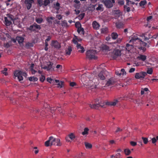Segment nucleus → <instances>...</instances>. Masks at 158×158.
I'll return each mask as SVG.
<instances>
[{
    "label": "nucleus",
    "mask_w": 158,
    "mask_h": 158,
    "mask_svg": "<svg viewBox=\"0 0 158 158\" xmlns=\"http://www.w3.org/2000/svg\"><path fill=\"white\" fill-rule=\"evenodd\" d=\"M7 70V69L6 68H4V70L2 71V73L4 74L5 76H7L8 75V73L6 72Z\"/></svg>",
    "instance_id": "obj_47"
},
{
    "label": "nucleus",
    "mask_w": 158,
    "mask_h": 158,
    "mask_svg": "<svg viewBox=\"0 0 158 158\" xmlns=\"http://www.w3.org/2000/svg\"><path fill=\"white\" fill-rule=\"evenodd\" d=\"M7 17H6L8 19L10 20L11 21H13V22L15 20L14 16L10 14H7L6 15Z\"/></svg>",
    "instance_id": "obj_24"
},
{
    "label": "nucleus",
    "mask_w": 158,
    "mask_h": 158,
    "mask_svg": "<svg viewBox=\"0 0 158 158\" xmlns=\"http://www.w3.org/2000/svg\"><path fill=\"white\" fill-rule=\"evenodd\" d=\"M54 6L55 8L57 10H59L60 9V4L58 2H57L56 4H54Z\"/></svg>",
    "instance_id": "obj_36"
},
{
    "label": "nucleus",
    "mask_w": 158,
    "mask_h": 158,
    "mask_svg": "<svg viewBox=\"0 0 158 158\" xmlns=\"http://www.w3.org/2000/svg\"><path fill=\"white\" fill-rule=\"evenodd\" d=\"M135 68H131L129 70V72L130 73H133L135 70Z\"/></svg>",
    "instance_id": "obj_63"
},
{
    "label": "nucleus",
    "mask_w": 158,
    "mask_h": 158,
    "mask_svg": "<svg viewBox=\"0 0 158 158\" xmlns=\"http://www.w3.org/2000/svg\"><path fill=\"white\" fill-rule=\"evenodd\" d=\"M146 74V73L144 72H141L139 73H136L135 74V77L137 79L143 78Z\"/></svg>",
    "instance_id": "obj_9"
},
{
    "label": "nucleus",
    "mask_w": 158,
    "mask_h": 158,
    "mask_svg": "<svg viewBox=\"0 0 158 158\" xmlns=\"http://www.w3.org/2000/svg\"><path fill=\"white\" fill-rule=\"evenodd\" d=\"M33 46V44L31 42H27L25 45L27 48H28L30 47H32Z\"/></svg>",
    "instance_id": "obj_29"
},
{
    "label": "nucleus",
    "mask_w": 158,
    "mask_h": 158,
    "mask_svg": "<svg viewBox=\"0 0 158 158\" xmlns=\"http://www.w3.org/2000/svg\"><path fill=\"white\" fill-rule=\"evenodd\" d=\"M52 45L53 46L56 48L59 49L61 47L60 44L56 40L52 41Z\"/></svg>",
    "instance_id": "obj_14"
},
{
    "label": "nucleus",
    "mask_w": 158,
    "mask_h": 158,
    "mask_svg": "<svg viewBox=\"0 0 158 158\" xmlns=\"http://www.w3.org/2000/svg\"><path fill=\"white\" fill-rule=\"evenodd\" d=\"M53 63L51 61H48L44 62L41 65V68L46 70L47 71L54 70L52 65Z\"/></svg>",
    "instance_id": "obj_1"
},
{
    "label": "nucleus",
    "mask_w": 158,
    "mask_h": 158,
    "mask_svg": "<svg viewBox=\"0 0 158 158\" xmlns=\"http://www.w3.org/2000/svg\"><path fill=\"white\" fill-rule=\"evenodd\" d=\"M138 48L141 50H142L143 52H144L146 50V48L142 46L138 47Z\"/></svg>",
    "instance_id": "obj_53"
},
{
    "label": "nucleus",
    "mask_w": 158,
    "mask_h": 158,
    "mask_svg": "<svg viewBox=\"0 0 158 158\" xmlns=\"http://www.w3.org/2000/svg\"><path fill=\"white\" fill-rule=\"evenodd\" d=\"M76 138V136L73 133H71L68 135L66 137L65 139L66 141L68 142H70V141L69 140V139L72 140H73Z\"/></svg>",
    "instance_id": "obj_12"
},
{
    "label": "nucleus",
    "mask_w": 158,
    "mask_h": 158,
    "mask_svg": "<svg viewBox=\"0 0 158 158\" xmlns=\"http://www.w3.org/2000/svg\"><path fill=\"white\" fill-rule=\"evenodd\" d=\"M89 131V129L88 128L85 127L84 129V131L82 133V134L83 135H87L88 133V131Z\"/></svg>",
    "instance_id": "obj_31"
},
{
    "label": "nucleus",
    "mask_w": 158,
    "mask_h": 158,
    "mask_svg": "<svg viewBox=\"0 0 158 158\" xmlns=\"http://www.w3.org/2000/svg\"><path fill=\"white\" fill-rule=\"evenodd\" d=\"M122 38H118L116 42H115L114 43H120L122 41Z\"/></svg>",
    "instance_id": "obj_58"
},
{
    "label": "nucleus",
    "mask_w": 158,
    "mask_h": 158,
    "mask_svg": "<svg viewBox=\"0 0 158 158\" xmlns=\"http://www.w3.org/2000/svg\"><path fill=\"white\" fill-rule=\"evenodd\" d=\"M135 46H136L135 45H134L132 43H129L126 44V49L127 50L129 51L133 49Z\"/></svg>",
    "instance_id": "obj_13"
},
{
    "label": "nucleus",
    "mask_w": 158,
    "mask_h": 158,
    "mask_svg": "<svg viewBox=\"0 0 158 158\" xmlns=\"http://www.w3.org/2000/svg\"><path fill=\"white\" fill-rule=\"evenodd\" d=\"M133 102L139 105H140L143 104V101L141 98L140 99L139 98H138L135 99L133 100Z\"/></svg>",
    "instance_id": "obj_19"
},
{
    "label": "nucleus",
    "mask_w": 158,
    "mask_h": 158,
    "mask_svg": "<svg viewBox=\"0 0 158 158\" xmlns=\"http://www.w3.org/2000/svg\"><path fill=\"white\" fill-rule=\"evenodd\" d=\"M72 48L71 46H69L68 48L65 51V54L66 55H70L72 51Z\"/></svg>",
    "instance_id": "obj_26"
},
{
    "label": "nucleus",
    "mask_w": 158,
    "mask_h": 158,
    "mask_svg": "<svg viewBox=\"0 0 158 158\" xmlns=\"http://www.w3.org/2000/svg\"><path fill=\"white\" fill-rule=\"evenodd\" d=\"M102 49L103 50L106 51H110V48L107 45L105 44H104L102 46Z\"/></svg>",
    "instance_id": "obj_33"
},
{
    "label": "nucleus",
    "mask_w": 158,
    "mask_h": 158,
    "mask_svg": "<svg viewBox=\"0 0 158 158\" xmlns=\"http://www.w3.org/2000/svg\"><path fill=\"white\" fill-rule=\"evenodd\" d=\"M103 5L102 4H99L98 6L96 8V10H100L101 11H102L103 10L102 8Z\"/></svg>",
    "instance_id": "obj_38"
},
{
    "label": "nucleus",
    "mask_w": 158,
    "mask_h": 158,
    "mask_svg": "<svg viewBox=\"0 0 158 158\" xmlns=\"http://www.w3.org/2000/svg\"><path fill=\"white\" fill-rule=\"evenodd\" d=\"M20 73H21V71L19 70L16 71L14 73V76L15 77H17L19 81L23 80V79L22 76L21 74H20Z\"/></svg>",
    "instance_id": "obj_11"
},
{
    "label": "nucleus",
    "mask_w": 158,
    "mask_h": 158,
    "mask_svg": "<svg viewBox=\"0 0 158 158\" xmlns=\"http://www.w3.org/2000/svg\"><path fill=\"white\" fill-rule=\"evenodd\" d=\"M111 36L113 40H115L118 38V35L116 33L113 32L111 33Z\"/></svg>",
    "instance_id": "obj_27"
},
{
    "label": "nucleus",
    "mask_w": 158,
    "mask_h": 158,
    "mask_svg": "<svg viewBox=\"0 0 158 158\" xmlns=\"http://www.w3.org/2000/svg\"><path fill=\"white\" fill-rule=\"evenodd\" d=\"M153 72V70L152 69L150 68L148 69L147 72V73L149 74H152Z\"/></svg>",
    "instance_id": "obj_52"
},
{
    "label": "nucleus",
    "mask_w": 158,
    "mask_h": 158,
    "mask_svg": "<svg viewBox=\"0 0 158 158\" xmlns=\"http://www.w3.org/2000/svg\"><path fill=\"white\" fill-rule=\"evenodd\" d=\"M121 98H118L114 100L113 102H110V106H115L116 104L122 99Z\"/></svg>",
    "instance_id": "obj_22"
},
{
    "label": "nucleus",
    "mask_w": 158,
    "mask_h": 158,
    "mask_svg": "<svg viewBox=\"0 0 158 158\" xmlns=\"http://www.w3.org/2000/svg\"><path fill=\"white\" fill-rule=\"evenodd\" d=\"M25 3L27 9L28 10L30 9L31 7L32 4L34 2V0H25Z\"/></svg>",
    "instance_id": "obj_10"
},
{
    "label": "nucleus",
    "mask_w": 158,
    "mask_h": 158,
    "mask_svg": "<svg viewBox=\"0 0 158 158\" xmlns=\"http://www.w3.org/2000/svg\"><path fill=\"white\" fill-rule=\"evenodd\" d=\"M51 141V145H54L60 146L61 143H60V140L59 138L56 139L52 136L49 137Z\"/></svg>",
    "instance_id": "obj_3"
},
{
    "label": "nucleus",
    "mask_w": 158,
    "mask_h": 158,
    "mask_svg": "<svg viewBox=\"0 0 158 158\" xmlns=\"http://www.w3.org/2000/svg\"><path fill=\"white\" fill-rule=\"evenodd\" d=\"M116 26L117 28H122L124 27V24L122 22H118L116 23Z\"/></svg>",
    "instance_id": "obj_20"
},
{
    "label": "nucleus",
    "mask_w": 158,
    "mask_h": 158,
    "mask_svg": "<svg viewBox=\"0 0 158 158\" xmlns=\"http://www.w3.org/2000/svg\"><path fill=\"white\" fill-rule=\"evenodd\" d=\"M142 139L143 140V141L144 144H147L148 143V139L147 138L144 137H142Z\"/></svg>",
    "instance_id": "obj_43"
},
{
    "label": "nucleus",
    "mask_w": 158,
    "mask_h": 158,
    "mask_svg": "<svg viewBox=\"0 0 158 158\" xmlns=\"http://www.w3.org/2000/svg\"><path fill=\"white\" fill-rule=\"evenodd\" d=\"M16 40L19 44H21L23 43L24 38L23 37L21 36H17L16 37Z\"/></svg>",
    "instance_id": "obj_17"
},
{
    "label": "nucleus",
    "mask_w": 158,
    "mask_h": 158,
    "mask_svg": "<svg viewBox=\"0 0 158 158\" xmlns=\"http://www.w3.org/2000/svg\"><path fill=\"white\" fill-rule=\"evenodd\" d=\"M75 26L77 29H78L81 27V24L79 22H77L75 24Z\"/></svg>",
    "instance_id": "obj_44"
},
{
    "label": "nucleus",
    "mask_w": 158,
    "mask_h": 158,
    "mask_svg": "<svg viewBox=\"0 0 158 158\" xmlns=\"http://www.w3.org/2000/svg\"><path fill=\"white\" fill-rule=\"evenodd\" d=\"M21 73H20V74H21L22 76V77L24 76L25 77H26L27 76V74L24 72H23L22 71H21Z\"/></svg>",
    "instance_id": "obj_61"
},
{
    "label": "nucleus",
    "mask_w": 158,
    "mask_h": 158,
    "mask_svg": "<svg viewBox=\"0 0 158 158\" xmlns=\"http://www.w3.org/2000/svg\"><path fill=\"white\" fill-rule=\"evenodd\" d=\"M139 59L143 61H145L146 59V56L144 55H140L139 57Z\"/></svg>",
    "instance_id": "obj_39"
},
{
    "label": "nucleus",
    "mask_w": 158,
    "mask_h": 158,
    "mask_svg": "<svg viewBox=\"0 0 158 158\" xmlns=\"http://www.w3.org/2000/svg\"><path fill=\"white\" fill-rule=\"evenodd\" d=\"M124 152L125 154L127 156L130 155L131 153L130 150L127 148L124 149Z\"/></svg>",
    "instance_id": "obj_28"
},
{
    "label": "nucleus",
    "mask_w": 158,
    "mask_h": 158,
    "mask_svg": "<svg viewBox=\"0 0 158 158\" xmlns=\"http://www.w3.org/2000/svg\"><path fill=\"white\" fill-rule=\"evenodd\" d=\"M85 146L86 149H90L92 148V145L91 144L87 142L85 143Z\"/></svg>",
    "instance_id": "obj_30"
},
{
    "label": "nucleus",
    "mask_w": 158,
    "mask_h": 158,
    "mask_svg": "<svg viewBox=\"0 0 158 158\" xmlns=\"http://www.w3.org/2000/svg\"><path fill=\"white\" fill-rule=\"evenodd\" d=\"M50 3L49 0H44V5L45 6H47Z\"/></svg>",
    "instance_id": "obj_45"
},
{
    "label": "nucleus",
    "mask_w": 158,
    "mask_h": 158,
    "mask_svg": "<svg viewBox=\"0 0 158 158\" xmlns=\"http://www.w3.org/2000/svg\"><path fill=\"white\" fill-rule=\"evenodd\" d=\"M85 15V13H82L80 14L78 16L79 19L80 20H81L84 18Z\"/></svg>",
    "instance_id": "obj_46"
},
{
    "label": "nucleus",
    "mask_w": 158,
    "mask_h": 158,
    "mask_svg": "<svg viewBox=\"0 0 158 158\" xmlns=\"http://www.w3.org/2000/svg\"><path fill=\"white\" fill-rule=\"evenodd\" d=\"M64 82L63 81H61L60 82L57 84L58 88H62L63 87V85Z\"/></svg>",
    "instance_id": "obj_41"
},
{
    "label": "nucleus",
    "mask_w": 158,
    "mask_h": 158,
    "mask_svg": "<svg viewBox=\"0 0 158 158\" xmlns=\"http://www.w3.org/2000/svg\"><path fill=\"white\" fill-rule=\"evenodd\" d=\"M92 25L93 28L96 30L99 29L100 26L99 24L95 21H93Z\"/></svg>",
    "instance_id": "obj_18"
},
{
    "label": "nucleus",
    "mask_w": 158,
    "mask_h": 158,
    "mask_svg": "<svg viewBox=\"0 0 158 158\" xmlns=\"http://www.w3.org/2000/svg\"><path fill=\"white\" fill-rule=\"evenodd\" d=\"M4 24L6 26H9L12 24L11 21L10 20L8 19L6 17L4 18Z\"/></svg>",
    "instance_id": "obj_21"
},
{
    "label": "nucleus",
    "mask_w": 158,
    "mask_h": 158,
    "mask_svg": "<svg viewBox=\"0 0 158 158\" xmlns=\"http://www.w3.org/2000/svg\"><path fill=\"white\" fill-rule=\"evenodd\" d=\"M123 131V129L121 128L118 127L117 130L115 131L114 133L116 134L117 133H118L121 132Z\"/></svg>",
    "instance_id": "obj_51"
},
{
    "label": "nucleus",
    "mask_w": 158,
    "mask_h": 158,
    "mask_svg": "<svg viewBox=\"0 0 158 158\" xmlns=\"http://www.w3.org/2000/svg\"><path fill=\"white\" fill-rule=\"evenodd\" d=\"M28 79L30 81H37L38 78L36 77H29Z\"/></svg>",
    "instance_id": "obj_34"
},
{
    "label": "nucleus",
    "mask_w": 158,
    "mask_h": 158,
    "mask_svg": "<svg viewBox=\"0 0 158 158\" xmlns=\"http://www.w3.org/2000/svg\"><path fill=\"white\" fill-rule=\"evenodd\" d=\"M78 49V51L79 52H80L81 53H83L85 51L84 48L82 46L80 48V49Z\"/></svg>",
    "instance_id": "obj_55"
},
{
    "label": "nucleus",
    "mask_w": 158,
    "mask_h": 158,
    "mask_svg": "<svg viewBox=\"0 0 158 158\" xmlns=\"http://www.w3.org/2000/svg\"><path fill=\"white\" fill-rule=\"evenodd\" d=\"M90 106L91 108L97 109H98L99 106L103 107V105H102V104L100 103L99 104H94L92 105L90 104Z\"/></svg>",
    "instance_id": "obj_15"
},
{
    "label": "nucleus",
    "mask_w": 158,
    "mask_h": 158,
    "mask_svg": "<svg viewBox=\"0 0 158 158\" xmlns=\"http://www.w3.org/2000/svg\"><path fill=\"white\" fill-rule=\"evenodd\" d=\"M139 44L140 46H142L144 47H146L148 45V44L147 43L141 40Z\"/></svg>",
    "instance_id": "obj_42"
},
{
    "label": "nucleus",
    "mask_w": 158,
    "mask_h": 158,
    "mask_svg": "<svg viewBox=\"0 0 158 158\" xmlns=\"http://www.w3.org/2000/svg\"><path fill=\"white\" fill-rule=\"evenodd\" d=\"M157 36H158V33L154 35L152 37H149V38H153L154 39H156L157 37Z\"/></svg>",
    "instance_id": "obj_60"
},
{
    "label": "nucleus",
    "mask_w": 158,
    "mask_h": 158,
    "mask_svg": "<svg viewBox=\"0 0 158 158\" xmlns=\"http://www.w3.org/2000/svg\"><path fill=\"white\" fill-rule=\"evenodd\" d=\"M40 26L35 23H34L32 25H31L28 28L29 30L32 31H35L36 29L40 30Z\"/></svg>",
    "instance_id": "obj_8"
},
{
    "label": "nucleus",
    "mask_w": 158,
    "mask_h": 158,
    "mask_svg": "<svg viewBox=\"0 0 158 158\" xmlns=\"http://www.w3.org/2000/svg\"><path fill=\"white\" fill-rule=\"evenodd\" d=\"M45 78L44 76L42 75L40 77V80L42 82H43L45 80Z\"/></svg>",
    "instance_id": "obj_56"
},
{
    "label": "nucleus",
    "mask_w": 158,
    "mask_h": 158,
    "mask_svg": "<svg viewBox=\"0 0 158 158\" xmlns=\"http://www.w3.org/2000/svg\"><path fill=\"white\" fill-rule=\"evenodd\" d=\"M130 143L131 145L133 146H135L137 145L136 143L134 141H131Z\"/></svg>",
    "instance_id": "obj_59"
},
{
    "label": "nucleus",
    "mask_w": 158,
    "mask_h": 158,
    "mask_svg": "<svg viewBox=\"0 0 158 158\" xmlns=\"http://www.w3.org/2000/svg\"><path fill=\"white\" fill-rule=\"evenodd\" d=\"M141 40H140L137 36L134 35L132 37L131 39L129 41V43H132L134 45L136 46L135 47H137V44H140Z\"/></svg>",
    "instance_id": "obj_5"
},
{
    "label": "nucleus",
    "mask_w": 158,
    "mask_h": 158,
    "mask_svg": "<svg viewBox=\"0 0 158 158\" xmlns=\"http://www.w3.org/2000/svg\"><path fill=\"white\" fill-rule=\"evenodd\" d=\"M152 143H155L156 142V139L155 137L152 138Z\"/></svg>",
    "instance_id": "obj_64"
},
{
    "label": "nucleus",
    "mask_w": 158,
    "mask_h": 158,
    "mask_svg": "<svg viewBox=\"0 0 158 158\" xmlns=\"http://www.w3.org/2000/svg\"><path fill=\"white\" fill-rule=\"evenodd\" d=\"M45 145L46 147H48L49 146L51 145L50 138H49V139L48 140L45 142Z\"/></svg>",
    "instance_id": "obj_40"
},
{
    "label": "nucleus",
    "mask_w": 158,
    "mask_h": 158,
    "mask_svg": "<svg viewBox=\"0 0 158 158\" xmlns=\"http://www.w3.org/2000/svg\"><path fill=\"white\" fill-rule=\"evenodd\" d=\"M56 17L59 19L60 20L62 18V16L61 15H57L56 16Z\"/></svg>",
    "instance_id": "obj_62"
},
{
    "label": "nucleus",
    "mask_w": 158,
    "mask_h": 158,
    "mask_svg": "<svg viewBox=\"0 0 158 158\" xmlns=\"http://www.w3.org/2000/svg\"><path fill=\"white\" fill-rule=\"evenodd\" d=\"M54 18L52 17H48L47 18V21L50 24L52 23V20H53L54 19Z\"/></svg>",
    "instance_id": "obj_37"
},
{
    "label": "nucleus",
    "mask_w": 158,
    "mask_h": 158,
    "mask_svg": "<svg viewBox=\"0 0 158 158\" xmlns=\"http://www.w3.org/2000/svg\"><path fill=\"white\" fill-rule=\"evenodd\" d=\"M35 20L36 22L39 24L41 23L43 21V19L41 18H36Z\"/></svg>",
    "instance_id": "obj_32"
},
{
    "label": "nucleus",
    "mask_w": 158,
    "mask_h": 158,
    "mask_svg": "<svg viewBox=\"0 0 158 158\" xmlns=\"http://www.w3.org/2000/svg\"><path fill=\"white\" fill-rule=\"evenodd\" d=\"M116 82V79L115 78L113 77H111L107 81L104 87H111L114 85Z\"/></svg>",
    "instance_id": "obj_6"
},
{
    "label": "nucleus",
    "mask_w": 158,
    "mask_h": 158,
    "mask_svg": "<svg viewBox=\"0 0 158 158\" xmlns=\"http://www.w3.org/2000/svg\"><path fill=\"white\" fill-rule=\"evenodd\" d=\"M98 78L101 80H103L105 79V77L103 75V72H100L98 75Z\"/></svg>",
    "instance_id": "obj_25"
},
{
    "label": "nucleus",
    "mask_w": 158,
    "mask_h": 158,
    "mask_svg": "<svg viewBox=\"0 0 158 158\" xmlns=\"http://www.w3.org/2000/svg\"><path fill=\"white\" fill-rule=\"evenodd\" d=\"M47 81L48 82L50 83H53L52 81H54L50 77H48L47 78Z\"/></svg>",
    "instance_id": "obj_54"
},
{
    "label": "nucleus",
    "mask_w": 158,
    "mask_h": 158,
    "mask_svg": "<svg viewBox=\"0 0 158 158\" xmlns=\"http://www.w3.org/2000/svg\"><path fill=\"white\" fill-rule=\"evenodd\" d=\"M121 50L115 48L113 50L111 56L114 59H116L118 57L121 56Z\"/></svg>",
    "instance_id": "obj_4"
},
{
    "label": "nucleus",
    "mask_w": 158,
    "mask_h": 158,
    "mask_svg": "<svg viewBox=\"0 0 158 158\" xmlns=\"http://www.w3.org/2000/svg\"><path fill=\"white\" fill-rule=\"evenodd\" d=\"M106 6L107 8L112 7L113 4L115 3L114 0H106L103 2Z\"/></svg>",
    "instance_id": "obj_7"
},
{
    "label": "nucleus",
    "mask_w": 158,
    "mask_h": 158,
    "mask_svg": "<svg viewBox=\"0 0 158 158\" xmlns=\"http://www.w3.org/2000/svg\"><path fill=\"white\" fill-rule=\"evenodd\" d=\"M74 6L76 9H79L80 6V4H75L74 5Z\"/></svg>",
    "instance_id": "obj_57"
},
{
    "label": "nucleus",
    "mask_w": 158,
    "mask_h": 158,
    "mask_svg": "<svg viewBox=\"0 0 158 158\" xmlns=\"http://www.w3.org/2000/svg\"><path fill=\"white\" fill-rule=\"evenodd\" d=\"M58 108V109H59L58 110L59 111V112L60 113H63V111H62V110H61L60 109V107H52L49 110L51 112V113H53V112L54 111V110H57Z\"/></svg>",
    "instance_id": "obj_23"
},
{
    "label": "nucleus",
    "mask_w": 158,
    "mask_h": 158,
    "mask_svg": "<svg viewBox=\"0 0 158 158\" xmlns=\"http://www.w3.org/2000/svg\"><path fill=\"white\" fill-rule=\"evenodd\" d=\"M37 2L40 6L44 5V1L43 0H37Z\"/></svg>",
    "instance_id": "obj_49"
},
{
    "label": "nucleus",
    "mask_w": 158,
    "mask_h": 158,
    "mask_svg": "<svg viewBox=\"0 0 158 158\" xmlns=\"http://www.w3.org/2000/svg\"><path fill=\"white\" fill-rule=\"evenodd\" d=\"M146 3L147 2L146 0L141 1L139 3V5L140 6H144L146 4Z\"/></svg>",
    "instance_id": "obj_48"
},
{
    "label": "nucleus",
    "mask_w": 158,
    "mask_h": 158,
    "mask_svg": "<svg viewBox=\"0 0 158 158\" xmlns=\"http://www.w3.org/2000/svg\"><path fill=\"white\" fill-rule=\"evenodd\" d=\"M101 30L102 33H106L107 32V29L106 28H102Z\"/></svg>",
    "instance_id": "obj_50"
},
{
    "label": "nucleus",
    "mask_w": 158,
    "mask_h": 158,
    "mask_svg": "<svg viewBox=\"0 0 158 158\" xmlns=\"http://www.w3.org/2000/svg\"><path fill=\"white\" fill-rule=\"evenodd\" d=\"M82 40V39L79 37L74 35V38L73 40V42L74 44L77 43V41L80 42Z\"/></svg>",
    "instance_id": "obj_16"
},
{
    "label": "nucleus",
    "mask_w": 158,
    "mask_h": 158,
    "mask_svg": "<svg viewBox=\"0 0 158 158\" xmlns=\"http://www.w3.org/2000/svg\"><path fill=\"white\" fill-rule=\"evenodd\" d=\"M77 31L78 33H80L81 31V33L84 34V29L83 28L81 27L77 29Z\"/></svg>",
    "instance_id": "obj_35"
},
{
    "label": "nucleus",
    "mask_w": 158,
    "mask_h": 158,
    "mask_svg": "<svg viewBox=\"0 0 158 158\" xmlns=\"http://www.w3.org/2000/svg\"><path fill=\"white\" fill-rule=\"evenodd\" d=\"M96 53V52L95 50H89L86 52V57L89 59H96L97 58V57L95 56Z\"/></svg>",
    "instance_id": "obj_2"
}]
</instances>
